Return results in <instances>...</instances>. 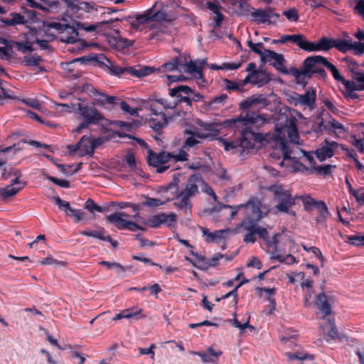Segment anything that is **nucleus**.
Listing matches in <instances>:
<instances>
[{"instance_id":"1","label":"nucleus","mask_w":364,"mask_h":364,"mask_svg":"<svg viewBox=\"0 0 364 364\" xmlns=\"http://www.w3.org/2000/svg\"><path fill=\"white\" fill-rule=\"evenodd\" d=\"M265 122V119L257 113H247L245 116L240 114L235 118L226 119L224 124L227 127L240 128V139L235 141H228L221 139L225 151H232L233 154L239 153L242 154L245 150L253 149L255 141L261 140V134L255 133L251 129L250 126H259Z\"/></svg>"},{"instance_id":"2","label":"nucleus","mask_w":364,"mask_h":364,"mask_svg":"<svg viewBox=\"0 0 364 364\" xmlns=\"http://www.w3.org/2000/svg\"><path fill=\"white\" fill-rule=\"evenodd\" d=\"M237 208L245 210L242 220L237 225V228L245 232L243 242L254 244L257 240V235L263 237L266 234V228L259 226L258 223L268 215L270 207L259 199L252 198L246 203L238 205Z\"/></svg>"},{"instance_id":"3","label":"nucleus","mask_w":364,"mask_h":364,"mask_svg":"<svg viewBox=\"0 0 364 364\" xmlns=\"http://www.w3.org/2000/svg\"><path fill=\"white\" fill-rule=\"evenodd\" d=\"M178 5L175 0H156L154 4L143 14L128 16L125 21L130 28L141 31L142 26L151 21L171 23L178 16Z\"/></svg>"},{"instance_id":"4","label":"nucleus","mask_w":364,"mask_h":364,"mask_svg":"<svg viewBox=\"0 0 364 364\" xmlns=\"http://www.w3.org/2000/svg\"><path fill=\"white\" fill-rule=\"evenodd\" d=\"M327 59L321 55L307 57L303 62L300 69L294 67L289 68V74L293 75L296 83L306 85L307 78H311L314 74H317L319 79L324 80L327 77L326 72L322 68L326 67Z\"/></svg>"},{"instance_id":"5","label":"nucleus","mask_w":364,"mask_h":364,"mask_svg":"<svg viewBox=\"0 0 364 364\" xmlns=\"http://www.w3.org/2000/svg\"><path fill=\"white\" fill-rule=\"evenodd\" d=\"M71 105L72 110H77L83 119L82 122L75 129V132L77 134L80 133L82 129L87 128L90 124H97L106 120L104 115L94 106H89L80 102Z\"/></svg>"},{"instance_id":"6","label":"nucleus","mask_w":364,"mask_h":364,"mask_svg":"<svg viewBox=\"0 0 364 364\" xmlns=\"http://www.w3.org/2000/svg\"><path fill=\"white\" fill-rule=\"evenodd\" d=\"M113 23V20L107 21H102L100 23H97L96 24H90L87 25L85 23L78 22L76 23L77 27L75 28L74 26H70L69 24L63 23V26H65L68 28H62L60 30H58V33L60 35V41L65 43L73 44L78 41V31L77 28L83 29L87 32H92L95 31L97 28H100L102 25H109Z\"/></svg>"},{"instance_id":"7","label":"nucleus","mask_w":364,"mask_h":364,"mask_svg":"<svg viewBox=\"0 0 364 364\" xmlns=\"http://www.w3.org/2000/svg\"><path fill=\"white\" fill-rule=\"evenodd\" d=\"M268 190L273 193L274 199L277 202L275 208L278 212L295 214L294 211H289L295 205V198L289 190L284 189L282 185L279 184L271 185Z\"/></svg>"},{"instance_id":"8","label":"nucleus","mask_w":364,"mask_h":364,"mask_svg":"<svg viewBox=\"0 0 364 364\" xmlns=\"http://www.w3.org/2000/svg\"><path fill=\"white\" fill-rule=\"evenodd\" d=\"M172 153L168 151L155 152L152 150L148 151L147 162L151 166L156 168V172L162 173L168 170L170 165L167 164L171 160Z\"/></svg>"},{"instance_id":"9","label":"nucleus","mask_w":364,"mask_h":364,"mask_svg":"<svg viewBox=\"0 0 364 364\" xmlns=\"http://www.w3.org/2000/svg\"><path fill=\"white\" fill-rule=\"evenodd\" d=\"M26 14L27 16L22 15L20 13L11 12L8 16L0 18V22L5 26L16 27L18 25H26L31 23L37 18V12L32 10H26Z\"/></svg>"},{"instance_id":"10","label":"nucleus","mask_w":364,"mask_h":364,"mask_svg":"<svg viewBox=\"0 0 364 364\" xmlns=\"http://www.w3.org/2000/svg\"><path fill=\"white\" fill-rule=\"evenodd\" d=\"M305 210L311 212L316 209L320 215L316 218L317 223L325 224L327 217L329 215L327 206L323 200H316L311 196H301Z\"/></svg>"},{"instance_id":"11","label":"nucleus","mask_w":364,"mask_h":364,"mask_svg":"<svg viewBox=\"0 0 364 364\" xmlns=\"http://www.w3.org/2000/svg\"><path fill=\"white\" fill-rule=\"evenodd\" d=\"M203 182V177L200 173L191 174L186 182L184 183L181 190H178L177 193L179 196H184L191 200L199 193L200 183Z\"/></svg>"},{"instance_id":"12","label":"nucleus","mask_w":364,"mask_h":364,"mask_svg":"<svg viewBox=\"0 0 364 364\" xmlns=\"http://www.w3.org/2000/svg\"><path fill=\"white\" fill-rule=\"evenodd\" d=\"M93 146H92V138L87 136L81 137L80 140L75 145L69 144L66 146L70 155L78 153L80 157L89 155L93 156Z\"/></svg>"},{"instance_id":"13","label":"nucleus","mask_w":364,"mask_h":364,"mask_svg":"<svg viewBox=\"0 0 364 364\" xmlns=\"http://www.w3.org/2000/svg\"><path fill=\"white\" fill-rule=\"evenodd\" d=\"M177 216L174 213H170L166 214L161 213L150 217L146 222L145 224L152 228H158L162 224H165L168 228L173 227L176 223Z\"/></svg>"},{"instance_id":"14","label":"nucleus","mask_w":364,"mask_h":364,"mask_svg":"<svg viewBox=\"0 0 364 364\" xmlns=\"http://www.w3.org/2000/svg\"><path fill=\"white\" fill-rule=\"evenodd\" d=\"M247 46L251 51L257 54L260 57L261 63L264 65L267 63H271L274 60L277 53L269 49H265L263 43H254L251 39L247 41Z\"/></svg>"},{"instance_id":"15","label":"nucleus","mask_w":364,"mask_h":364,"mask_svg":"<svg viewBox=\"0 0 364 364\" xmlns=\"http://www.w3.org/2000/svg\"><path fill=\"white\" fill-rule=\"evenodd\" d=\"M339 144L334 141H328L327 139L316 149L314 154L319 161H323L331 158L335 154V151L338 148Z\"/></svg>"},{"instance_id":"16","label":"nucleus","mask_w":364,"mask_h":364,"mask_svg":"<svg viewBox=\"0 0 364 364\" xmlns=\"http://www.w3.org/2000/svg\"><path fill=\"white\" fill-rule=\"evenodd\" d=\"M149 109L151 114L155 116V117H151L149 119V126L154 131L159 132L163 127L168 124V117L163 112L160 111L154 104H150Z\"/></svg>"},{"instance_id":"17","label":"nucleus","mask_w":364,"mask_h":364,"mask_svg":"<svg viewBox=\"0 0 364 364\" xmlns=\"http://www.w3.org/2000/svg\"><path fill=\"white\" fill-rule=\"evenodd\" d=\"M68 28L65 26H63L60 22H49L46 21H42L41 26L38 27L39 33L41 34L40 38L47 39L50 41H54L57 38V34L51 31V29H54L58 33V30L62 28ZM68 29H70L68 28Z\"/></svg>"},{"instance_id":"18","label":"nucleus","mask_w":364,"mask_h":364,"mask_svg":"<svg viewBox=\"0 0 364 364\" xmlns=\"http://www.w3.org/2000/svg\"><path fill=\"white\" fill-rule=\"evenodd\" d=\"M335 39L326 37L321 38L316 43L308 41L306 51H328L333 48Z\"/></svg>"},{"instance_id":"19","label":"nucleus","mask_w":364,"mask_h":364,"mask_svg":"<svg viewBox=\"0 0 364 364\" xmlns=\"http://www.w3.org/2000/svg\"><path fill=\"white\" fill-rule=\"evenodd\" d=\"M143 309L138 306H133L132 308L125 309L122 310L119 313L115 314L113 317V321H117L122 318L127 319H139L145 318L146 316L142 314Z\"/></svg>"},{"instance_id":"20","label":"nucleus","mask_w":364,"mask_h":364,"mask_svg":"<svg viewBox=\"0 0 364 364\" xmlns=\"http://www.w3.org/2000/svg\"><path fill=\"white\" fill-rule=\"evenodd\" d=\"M114 32L117 34L116 36H107V42L111 47L121 50L129 48L133 45L132 41L119 37V31L118 30H114Z\"/></svg>"},{"instance_id":"21","label":"nucleus","mask_w":364,"mask_h":364,"mask_svg":"<svg viewBox=\"0 0 364 364\" xmlns=\"http://www.w3.org/2000/svg\"><path fill=\"white\" fill-rule=\"evenodd\" d=\"M123 217H129V215L125 213L116 212L107 215L106 220L108 223L114 225L119 230H125L129 220H124Z\"/></svg>"},{"instance_id":"22","label":"nucleus","mask_w":364,"mask_h":364,"mask_svg":"<svg viewBox=\"0 0 364 364\" xmlns=\"http://www.w3.org/2000/svg\"><path fill=\"white\" fill-rule=\"evenodd\" d=\"M200 228L203 236L205 237V241L208 242H215L218 240L224 239L229 232L228 230H218L211 232L207 228L200 227Z\"/></svg>"},{"instance_id":"23","label":"nucleus","mask_w":364,"mask_h":364,"mask_svg":"<svg viewBox=\"0 0 364 364\" xmlns=\"http://www.w3.org/2000/svg\"><path fill=\"white\" fill-rule=\"evenodd\" d=\"M316 305L323 314V318L330 315L332 307L325 293L318 294L316 299Z\"/></svg>"},{"instance_id":"24","label":"nucleus","mask_w":364,"mask_h":364,"mask_svg":"<svg viewBox=\"0 0 364 364\" xmlns=\"http://www.w3.org/2000/svg\"><path fill=\"white\" fill-rule=\"evenodd\" d=\"M21 143L28 144L35 147H43L45 149L50 150L51 151H53V150L50 149H51L50 145H48L46 144H41V142L35 141V140L28 141L26 139H21L18 144H14L13 146H7L4 149H0V152L6 153L11 150H14V153H16V151H19L21 149L19 147V145Z\"/></svg>"},{"instance_id":"25","label":"nucleus","mask_w":364,"mask_h":364,"mask_svg":"<svg viewBox=\"0 0 364 364\" xmlns=\"http://www.w3.org/2000/svg\"><path fill=\"white\" fill-rule=\"evenodd\" d=\"M259 104L266 107L268 105L267 100L262 95L259 96L252 95L240 103V109L245 110Z\"/></svg>"},{"instance_id":"26","label":"nucleus","mask_w":364,"mask_h":364,"mask_svg":"<svg viewBox=\"0 0 364 364\" xmlns=\"http://www.w3.org/2000/svg\"><path fill=\"white\" fill-rule=\"evenodd\" d=\"M207 63L205 59L194 63L192 60L186 64V70L190 74H196V78L203 79V68Z\"/></svg>"},{"instance_id":"27","label":"nucleus","mask_w":364,"mask_h":364,"mask_svg":"<svg viewBox=\"0 0 364 364\" xmlns=\"http://www.w3.org/2000/svg\"><path fill=\"white\" fill-rule=\"evenodd\" d=\"M154 71V68L144 66L136 69L134 67H125L124 75H132L136 77L147 76Z\"/></svg>"},{"instance_id":"28","label":"nucleus","mask_w":364,"mask_h":364,"mask_svg":"<svg viewBox=\"0 0 364 364\" xmlns=\"http://www.w3.org/2000/svg\"><path fill=\"white\" fill-rule=\"evenodd\" d=\"M295 105L312 106L316 101V92L314 90L306 92L304 95H296Z\"/></svg>"},{"instance_id":"29","label":"nucleus","mask_w":364,"mask_h":364,"mask_svg":"<svg viewBox=\"0 0 364 364\" xmlns=\"http://www.w3.org/2000/svg\"><path fill=\"white\" fill-rule=\"evenodd\" d=\"M259 239L262 240L267 246L269 248H272L273 250V255L278 251V244L279 242V237H281L280 233L274 234L272 237H269V232L266 228V234L264 236H260L259 235H257Z\"/></svg>"},{"instance_id":"30","label":"nucleus","mask_w":364,"mask_h":364,"mask_svg":"<svg viewBox=\"0 0 364 364\" xmlns=\"http://www.w3.org/2000/svg\"><path fill=\"white\" fill-rule=\"evenodd\" d=\"M102 58L104 59L105 62L100 63L107 68L108 72L110 75L118 77L124 75L125 67H120L114 64L109 59H108L104 55H102Z\"/></svg>"},{"instance_id":"31","label":"nucleus","mask_w":364,"mask_h":364,"mask_svg":"<svg viewBox=\"0 0 364 364\" xmlns=\"http://www.w3.org/2000/svg\"><path fill=\"white\" fill-rule=\"evenodd\" d=\"M222 353L221 350L215 351L213 347L208 348L207 351L196 353V354L200 357L202 361L205 363L215 362V360L218 359Z\"/></svg>"},{"instance_id":"32","label":"nucleus","mask_w":364,"mask_h":364,"mask_svg":"<svg viewBox=\"0 0 364 364\" xmlns=\"http://www.w3.org/2000/svg\"><path fill=\"white\" fill-rule=\"evenodd\" d=\"M191 254L195 257L196 259L193 260L190 259L188 257H185V259L190 263L193 264V267H196L197 269H201V270H206L207 269V258L201 255L200 254H198L197 252H195L193 250H190Z\"/></svg>"},{"instance_id":"33","label":"nucleus","mask_w":364,"mask_h":364,"mask_svg":"<svg viewBox=\"0 0 364 364\" xmlns=\"http://www.w3.org/2000/svg\"><path fill=\"white\" fill-rule=\"evenodd\" d=\"M105 230L104 228L99 226L96 230H82L80 232V235L86 236V237H92L94 238L99 239L102 241L104 240H109V235H105Z\"/></svg>"},{"instance_id":"34","label":"nucleus","mask_w":364,"mask_h":364,"mask_svg":"<svg viewBox=\"0 0 364 364\" xmlns=\"http://www.w3.org/2000/svg\"><path fill=\"white\" fill-rule=\"evenodd\" d=\"M252 20L257 23H276V21H269V16L266 12V9H258L251 13Z\"/></svg>"},{"instance_id":"35","label":"nucleus","mask_w":364,"mask_h":364,"mask_svg":"<svg viewBox=\"0 0 364 364\" xmlns=\"http://www.w3.org/2000/svg\"><path fill=\"white\" fill-rule=\"evenodd\" d=\"M191 92H193V90L188 85H178L169 90L170 96L176 97L177 100L190 95Z\"/></svg>"},{"instance_id":"36","label":"nucleus","mask_w":364,"mask_h":364,"mask_svg":"<svg viewBox=\"0 0 364 364\" xmlns=\"http://www.w3.org/2000/svg\"><path fill=\"white\" fill-rule=\"evenodd\" d=\"M289 361H293L294 360H314L315 357L313 354H309L304 351H296L294 353L287 352L285 353Z\"/></svg>"},{"instance_id":"37","label":"nucleus","mask_w":364,"mask_h":364,"mask_svg":"<svg viewBox=\"0 0 364 364\" xmlns=\"http://www.w3.org/2000/svg\"><path fill=\"white\" fill-rule=\"evenodd\" d=\"M28 31L24 33V39L26 41H27L28 43H30L31 46H33L34 43H36L40 38V36H41V34L39 33L38 28L36 27H28Z\"/></svg>"},{"instance_id":"38","label":"nucleus","mask_w":364,"mask_h":364,"mask_svg":"<svg viewBox=\"0 0 364 364\" xmlns=\"http://www.w3.org/2000/svg\"><path fill=\"white\" fill-rule=\"evenodd\" d=\"M252 73L255 74L253 75V80H252L251 84L260 87L269 82V76L264 72L259 70H255Z\"/></svg>"},{"instance_id":"39","label":"nucleus","mask_w":364,"mask_h":364,"mask_svg":"<svg viewBox=\"0 0 364 364\" xmlns=\"http://www.w3.org/2000/svg\"><path fill=\"white\" fill-rule=\"evenodd\" d=\"M287 42L290 41L297 45L301 49L306 51L307 46V40L302 34L287 35Z\"/></svg>"},{"instance_id":"40","label":"nucleus","mask_w":364,"mask_h":364,"mask_svg":"<svg viewBox=\"0 0 364 364\" xmlns=\"http://www.w3.org/2000/svg\"><path fill=\"white\" fill-rule=\"evenodd\" d=\"M286 60L282 54L277 53L274 58V60L271 63V65L279 72H281L284 74L289 73V70H288L284 65Z\"/></svg>"},{"instance_id":"41","label":"nucleus","mask_w":364,"mask_h":364,"mask_svg":"<svg viewBox=\"0 0 364 364\" xmlns=\"http://www.w3.org/2000/svg\"><path fill=\"white\" fill-rule=\"evenodd\" d=\"M330 127L333 128L335 130H338L340 132H346L344 126L335 119H332L326 124H324L323 122L321 121L318 124V129L321 131L322 129L328 130L330 129Z\"/></svg>"},{"instance_id":"42","label":"nucleus","mask_w":364,"mask_h":364,"mask_svg":"<svg viewBox=\"0 0 364 364\" xmlns=\"http://www.w3.org/2000/svg\"><path fill=\"white\" fill-rule=\"evenodd\" d=\"M274 140L279 144V148L282 151L284 159H289L290 151L287 141L284 136H280L279 134L274 136Z\"/></svg>"},{"instance_id":"43","label":"nucleus","mask_w":364,"mask_h":364,"mask_svg":"<svg viewBox=\"0 0 364 364\" xmlns=\"http://www.w3.org/2000/svg\"><path fill=\"white\" fill-rule=\"evenodd\" d=\"M184 134L188 135L186 139L183 146L189 150L190 148L196 146L200 143V141L196 139L195 132L191 129H185Z\"/></svg>"},{"instance_id":"44","label":"nucleus","mask_w":364,"mask_h":364,"mask_svg":"<svg viewBox=\"0 0 364 364\" xmlns=\"http://www.w3.org/2000/svg\"><path fill=\"white\" fill-rule=\"evenodd\" d=\"M336 166L327 164L324 166H313L311 170L309 171L311 173H315L317 175L326 176L330 175L332 169L335 168Z\"/></svg>"},{"instance_id":"45","label":"nucleus","mask_w":364,"mask_h":364,"mask_svg":"<svg viewBox=\"0 0 364 364\" xmlns=\"http://www.w3.org/2000/svg\"><path fill=\"white\" fill-rule=\"evenodd\" d=\"M23 187L24 183H21V186L18 187H14L12 185L7 186L6 188L0 190V195L4 199H6L16 195Z\"/></svg>"},{"instance_id":"46","label":"nucleus","mask_w":364,"mask_h":364,"mask_svg":"<svg viewBox=\"0 0 364 364\" xmlns=\"http://www.w3.org/2000/svg\"><path fill=\"white\" fill-rule=\"evenodd\" d=\"M110 205H114V208H119V209H124L126 208H132L133 212H134L136 214L133 215V218H136L139 215V205L132 203L130 202H114L112 201L110 202Z\"/></svg>"},{"instance_id":"47","label":"nucleus","mask_w":364,"mask_h":364,"mask_svg":"<svg viewBox=\"0 0 364 364\" xmlns=\"http://www.w3.org/2000/svg\"><path fill=\"white\" fill-rule=\"evenodd\" d=\"M343 61L346 63V68L352 73V75L362 73L360 70V65L352 57H346Z\"/></svg>"},{"instance_id":"48","label":"nucleus","mask_w":364,"mask_h":364,"mask_svg":"<svg viewBox=\"0 0 364 364\" xmlns=\"http://www.w3.org/2000/svg\"><path fill=\"white\" fill-rule=\"evenodd\" d=\"M343 61L346 63V68L352 73V75L362 73L360 70V65L352 57H346Z\"/></svg>"},{"instance_id":"49","label":"nucleus","mask_w":364,"mask_h":364,"mask_svg":"<svg viewBox=\"0 0 364 364\" xmlns=\"http://www.w3.org/2000/svg\"><path fill=\"white\" fill-rule=\"evenodd\" d=\"M350 41L344 39H335V43H333V48H337L342 53H346L347 51L350 50Z\"/></svg>"},{"instance_id":"50","label":"nucleus","mask_w":364,"mask_h":364,"mask_svg":"<svg viewBox=\"0 0 364 364\" xmlns=\"http://www.w3.org/2000/svg\"><path fill=\"white\" fill-rule=\"evenodd\" d=\"M176 198L179 199L180 200L178 202H174L173 205L175 207L179 208V209H183L187 208L191 210L192 208V203L190 199L184 197V196H179V194L176 193Z\"/></svg>"},{"instance_id":"51","label":"nucleus","mask_w":364,"mask_h":364,"mask_svg":"<svg viewBox=\"0 0 364 364\" xmlns=\"http://www.w3.org/2000/svg\"><path fill=\"white\" fill-rule=\"evenodd\" d=\"M250 316H248L246 321H245L243 323L240 322L237 318H236V314H234V318L229 320V322L235 328H239L241 331H243L244 329L247 328H250L252 329H254V327L251 325H250Z\"/></svg>"},{"instance_id":"52","label":"nucleus","mask_w":364,"mask_h":364,"mask_svg":"<svg viewBox=\"0 0 364 364\" xmlns=\"http://www.w3.org/2000/svg\"><path fill=\"white\" fill-rule=\"evenodd\" d=\"M13 45L18 51L21 52L22 53H26L28 51L32 52L34 50L33 46L26 41L23 42L14 41Z\"/></svg>"},{"instance_id":"53","label":"nucleus","mask_w":364,"mask_h":364,"mask_svg":"<svg viewBox=\"0 0 364 364\" xmlns=\"http://www.w3.org/2000/svg\"><path fill=\"white\" fill-rule=\"evenodd\" d=\"M188 151V150L186 148H184V146H182L177 154H173L172 153L171 160H173L174 162L188 161L189 156Z\"/></svg>"},{"instance_id":"54","label":"nucleus","mask_w":364,"mask_h":364,"mask_svg":"<svg viewBox=\"0 0 364 364\" xmlns=\"http://www.w3.org/2000/svg\"><path fill=\"white\" fill-rule=\"evenodd\" d=\"M271 259L278 260L281 263H285L287 264H292L296 262V258L290 254L286 256H283L279 254L272 255Z\"/></svg>"},{"instance_id":"55","label":"nucleus","mask_w":364,"mask_h":364,"mask_svg":"<svg viewBox=\"0 0 364 364\" xmlns=\"http://www.w3.org/2000/svg\"><path fill=\"white\" fill-rule=\"evenodd\" d=\"M100 264L102 266H105L107 269H116L118 273H123L126 271L127 269H130L129 267H124L118 262H110L107 261H102L100 262Z\"/></svg>"},{"instance_id":"56","label":"nucleus","mask_w":364,"mask_h":364,"mask_svg":"<svg viewBox=\"0 0 364 364\" xmlns=\"http://www.w3.org/2000/svg\"><path fill=\"white\" fill-rule=\"evenodd\" d=\"M180 60L178 57H175L172 58L168 62L164 63L161 68L164 69L166 71H173L178 68V66L180 65Z\"/></svg>"},{"instance_id":"57","label":"nucleus","mask_w":364,"mask_h":364,"mask_svg":"<svg viewBox=\"0 0 364 364\" xmlns=\"http://www.w3.org/2000/svg\"><path fill=\"white\" fill-rule=\"evenodd\" d=\"M41 60L42 58L37 54L24 56L23 58V61L28 66H37Z\"/></svg>"},{"instance_id":"58","label":"nucleus","mask_w":364,"mask_h":364,"mask_svg":"<svg viewBox=\"0 0 364 364\" xmlns=\"http://www.w3.org/2000/svg\"><path fill=\"white\" fill-rule=\"evenodd\" d=\"M326 68L331 72L336 80L342 83L345 78L340 74L338 70L333 63L327 60Z\"/></svg>"},{"instance_id":"59","label":"nucleus","mask_w":364,"mask_h":364,"mask_svg":"<svg viewBox=\"0 0 364 364\" xmlns=\"http://www.w3.org/2000/svg\"><path fill=\"white\" fill-rule=\"evenodd\" d=\"M43 176L48 179L50 181H52L55 184L62 187V188H69L70 187V182L68 180L65 179H59L58 178H55L54 176H49L48 173H43Z\"/></svg>"},{"instance_id":"60","label":"nucleus","mask_w":364,"mask_h":364,"mask_svg":"<svg viewBox=\"0 0 364 364\" xmlns=\"http://www.w3.org/2000/svg\"><path fill=\"white\" fill-rule=\"evenodd\" d=\"M166 203V200L161 201L157 198L146 197V200L143 203V205L150 208H155L161 205H164Z\"/></svg>"},{"instance_id":"61","label":"nucleus","mask_w":364,"mask_h":364,"mask_svg":"<svg viewBox=\"0 0 364 364\" xmlns=\"http://www.w3.org/2000/svg\"><path fill=\"white\" fill-rule=\"evenodd\" d=\"M283 15L286 16L288 21L291 22H296L299 20L298 11L295 8H291L283 12Z\"/></svg>"},{"instance_id":"62","label":"nucleus","mask_w":364,"mask_h":364,"mask_svg":"<svg viewBox=\"0 0 364 364\" xmlns=\"http://www.w3.org/2000/svg\"><path fill=\"white\" fill-rule=\"evenodd\" d=\"M350 50L356 55H362L364 53V42H352L350 43Z\"/></svg>"},{"instance_id":"63","label":"nucleus","mask_w":364,"mask_h":364,"mask_svg":"<svg viewBox=\"0 0 364 364\" xmlns=\"http://www.w3.org/2000/svg\"><path fill=\"white\" fill-rule=\"evenodd\" d=\"M342 84L345 86L347 92H352L359 90L358 84L356 82L355 80L350 81L344 79L343 81L342 82Z\"/></svg>"},{"instance_id":"64","label":"nucleus","mask_w":364,"mask_h":364,"mask_svg":"<svg viewBox=\"0 0 364 364\" xmlns=\"http://www.w3.org/2000/svg\"><path fill=\"white\" fill-rule=\"evenodd\" d=\"M348 240L350 244L356 246L364 245V235H350L348 236Z\"/></svg>"}]
</instances>
